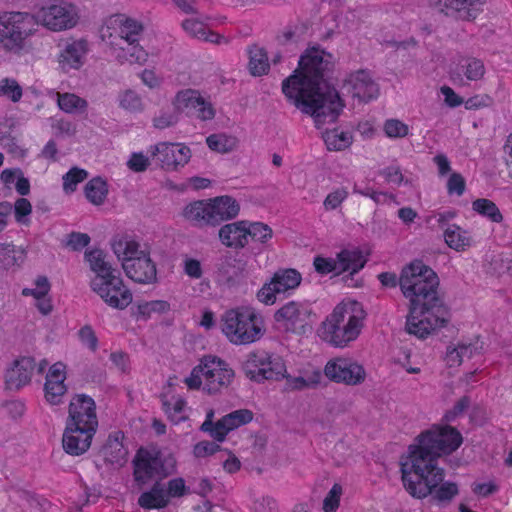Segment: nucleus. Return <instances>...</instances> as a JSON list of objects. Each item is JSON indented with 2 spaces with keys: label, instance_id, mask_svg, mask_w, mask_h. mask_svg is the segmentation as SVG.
Masks as SVG:
<instances>
[{
  "label": "nucleus",
  "instance_id": "f257e3e1",
  "mask_svg": "<svg viewBox=\"0 0 512 512\" xmlns=\"http://www.w3.org/2000/svg\"><path fill=\"white\" fill-rule=\"evenodd\" d=\"M418 443L409 446V454L400 463L404 488L415 499L429 498L438 506H447L459 494L457 483L444 481L445 470L438 465L442 455L456 451L463 442L454 427H434L422 432Z\"/></svg>",
  "mask_w": 512,
  "mask_h": 512
},
{
  "label": "nucleus",
  "instance_id": "f03ea898",
  "mask_svg": "<svg viewBox=\"0 0 512 512\" xmlns=\"http://www.w3.org/2000/svg\"><path fill=\"white\" fill-rule=\"evenodd\" d=\"M298 64L301 73L295 71L287 77L282 83V92L303 113L313 116L318 128L334 123L344 104L327 80L334 67L332 54L313 47L306 50Z\"/></svg>",
  "mask_w": 512,
  "mask_h": 512
},
{
  "label": "nucleus",
  "instance_id": "7ed1b4c3",
  "mask_svg": "<svg viewBox=\"0 0 512 512\" xmlns=\"http://www.w3.org/2000/svg\"><path fill=\"white\" fill-rule=\"evenodd\" d=\"M438 285L437 274L420 260L402 269L399 286L410 302L405 324L408 334L425 339L449 322L448 309L437 293Z\"/></svg>",
  "mask_w": 512,
  "mask_h": 512
},
{
  "label": "nucleus",
  "instance_id": "20e7f679",
  "mask_svg": "<svg viewBox=\"0 0 512 512\" xmlns=\"http://www.w3.org/2000/svg\"><path fill=\"white\" fill-rule=\"evenodd\" d=\"M364 316L357 302L338 304L322 323L321 337L336 347H344L359 335Z\"/></svg>",
  "mask_w": 512,
  "mask_h": 512
},
{
  "label": "nucleus",
  "instance_id": "39448f33",
  "mask_svg": "<svg viewBox=\"0 0 512 512\" xmlns=\"http://www.w3.org/2000/svg\"><path fill=\"white\" fill-rule=\"evenodd\" d=\"M221 330L227 339L235 345L254 343L265 332L255 312L245 307L225 311L221 316Z\"/></svg>",
  "mask_w": 512,
  "mask_h": 512
},
{
  "label": "nucleus",
  "instance_id": "423d86ee",
  "mask_svg": "<svg viewBox=\"0 0 512 512\" xmlns=\"http://www.w3.org/2000/svg\"><path fill=\"white\" fill-rule=\"evenodd\" d=\"M242 369L247 378L257 383L282 380L286 372L283 359L265 350L250 352L242 364Z\"/></svg>",
  "mask_w": 512,
  "mask_h": 512
},
{
  "label": "nucleus",
  "instance_id": "0eeeda50",
  "mask_svg": "<svg viewBox=\"0 0 512 512\" xmlns=\"http://www.w3.org/2000/svg\"><path fill=\"white\" fill-rule=\"evenodd\" d=\"M35 32V21L30 13L13 12L0 24V45L7 51L18 53L24 41Z\"/></svg>",
  "mask_w": 512,
  "mask_h": 512
},
{
  "label": "nucleus",
  "instance_id": "6e6552de",
  "mask_svg": "<svg viewBox=\"0 0 512 512\" xmlns=\"http://www.w3.org/2000/svg\"><path fill=\"white\" fill-rule=\"evenodd\" d=\"M365 264L366 258L359 249H343L337 253L336 258L316 256L313 261L316 272L322 275L329 273L340 275L344 272H350L353 275Z\"/></svg>",
  "mask_w": 512,
  "mask_h": 512
},
{
  "label": "nucleus",
  "instance_id": "1a4fd4ad",
  "mask_svg": "<svg viewBox=\"0 0 512 512\" xmlns=\"http://www.w3.org/2000/svg\"><path fill=\"white\" fill-rule=\"evenodd\" d=\"M91 289L111 308L123 310L133 299L131 291L124 285L123 280L115 274L109 277H94L90 283Z\"/></svg>",
  "mask_w": 512,
  "mask_h": 512
},
{
  "label": "nucleus",
  "instance_id": "9d476101",
  "mask_svg": "<svg viewBox=\"0 0 512 512\" xmlns=\"http://www.w3.org/2000/svg\"><path fill=\"white\" fill-rule=\"evenodd\" d=\"M31 15L35 21V28L41 24L51 31L67 30L77 23V15L72 6L66 4L44 6Z\"/></svg>",
  "mask_w": 512,
  "mask_h": 512
},
{
  "label": "nucleus",
  "instance_id": "9b49d317",
  "mask_svg": "<svg viewBox=\"0 0 512 512\" xmlns=\"http://www.w3.org/2000/svg\"><path fill=\"white\" fill-rule=\"evenodd\" d=\"M324 375L335 383L356 386L364 382L366 372L362 365L348 358H334L324 367Z\"/></svg>",
  "mask_w": 512,
  "mask_h": 512
},
{
  "label": "nucleus",
  "instance_id": "f8f14e48",
  "mask_svg": "<svg viewBox=\"0 0 512 512\" xmlns=\"http://www.w3.org/2000/svg\"><path fill=\"white\" fill-rule=\"evenodd\" d=\"M66 425L96 432L98 418L95 401L88 395L77 394L70 401Z\"/></svg>",
  "mask_w": 512,
  "mask_h": 512
},
{
  "label": "nucleus",
  "instance_id": "ddd939ff",
  "mask_svg": "<svg viewBox=\"0 0 512 512\" xmlns=\"http://www.w3.org/2000/svg\"><path fill=\"white\" fill-rule=\"evenodd\" d=\"M311 313L307 306L290 301L275 312L274 319L278 329L302 334L306 332Z\"/></svg>",
  "mask_w": 512,
  "mask_h": 512
},
{
  "label": "nucleus",
  "instance_id": "4468645a",
  "mask_svg": "<svg viewBox=\"0 0 512 512\" xmlns=\"http://www.w3.org/2000/svg\"><path fill=\"white\" fill-rule=\"evenodd\" d=\"M150 152L152 161L168 171L183 167L191 157L190 148L178 143L161 142L151 146Z\"/></svg>",
  "mask_w": 512,
  "mask_h": 512
},
{
  "label": "nucleus",
  "instance_id": "2eb2a0df",
  "mask_svg": "<svg viewBox=\"0 0 512 512\" xmlns=\"http://www.w3.org/2000/svg\"><path fill=\"white\" fill-rule=\"evenodd\" d=\"M204 369V387L209 394L220 391L230 384L234 371L227 367L225 361L215 356H205L202 359Z\"/></svg>",
  "mask_w": 512,
  "mask_h": 512
},
{
  "label": "nucleus",
  "instance_id": "dca6fc26",
  "mask_svg": "<svg viewBox=\"0 0 512 512\" xmlns=\"http://www.w3.org/2000/svg\"><path fill=\"white\" fill-rule=\"evenodd\" d=\"M485 0H437L440 12L457 20L474 21L482 12Z\"/></svg>",
  "mask_w": 512,
  "mask_h": 512
},
{
  "label": "nucleus",
  "instance_id": "f3484780",
  "mask_svg": "<svg viewBox=\"0 0 512 512\" xmlns=\"http://www.w3.org/2000/svg\"><path fill=\"white\" fill-rule=\"evenodd\" d=\"M133 464L134 478L139 484H146L162 474L163 464L158 453L141 448L138 450Z\"/></svg>",
  "mask_w": 512,
  "mask_h": 512
},
{
  "label": "nucleus",
  "instance_id": "a211bd4d",
  "mask_svg": "<svg viewBox=\"0 0 512 512\" xmlns=\"http://www.w3.org/2000/svg\"><path fill=\"white\" fill-rule=\"evenodd\" d=\"M126 276L140 284H152L157 281V269L149 254H141L138 258L128 259L122 264Z\"/></svg>",
  "mask_w": 512,
  "mask_h": 512
},
{
  "label": "nucleus",
  "instance_id": "6ab92c4d",
  "mask_svg": "<svg viewBox=\"0 0 512 512\" xmlns=\"http://www.w3.org/2000/svg\"><path fill=\"white\" fill-rule=\"evenodd\" d=\"M344 87L352 94V97L360 101L368 102L378 96V85L371 79L368 72L356 71L345 80Z\"/></svg>",
  "mask_w": 512,
  "mask_h": 512
},
{
  "label": "nucleus",
  "instance_id": "aec40b11",
  "mask_svg": "<svg viewBox=\"0 0 512 512\" xmlns=\"http://www.w3.org/2000/svg\"><path fill=\"white\" fill-rule=\"evenodd\" d=\"M95 433L92 430L66 425L62 437L64 451L72 456L84 454L90 448Z\"/></svg>",
  "mask_w": 512,
  "mask_h": 512
},
{
  "label": "nucleus",
  "instance_id": "412c9836",
  "mask_svg": "<svg viewBox=\"0 0 512 512\" xmlns=\"http://www.w3.org/2000/svg\"><path fill=\"white\" fill-rule=\"evenodd\" d=\"M35 366L36 363L32 357H22L15 360L12 367L6 371V388L9 390H19L30 383Z\"/></svg>",
  "mask_w": 512,
  "mask_h": 512
},
{
  "label": "nucleus",
  "instance_id": "4be33fe9",
  "mask_svg": "<svg viewBox=\"0 0 512 512\" xmlns=\"http://www.w3.org/2000/svg\"><path fill=\"white\" fill-rule=\"evenodd\" d=\"M181 215L187 222L197 228L214 227L213 220L216 219L213 215L210 199L197 200L187 204Z\"/></svg>",
  "mask_w": 512,
  "mask_h": 512
},
{
  "label": "nucleus",
  "instance_id": "5701e85b",
  "mask_svg": "<svg viewBox=\"0 0 512 512\" xmlns=\"http://www.w3.org/2000/svg\"><path fill=\"white\" fill-rule=\"evenodd\" d=\"M248 233V221L241 220L223 225L218 231V237L224 246L242 249L248 244Z\"/></svg>",
  "mask_w": 512,
  "mask_h": 512
},
{
  "label": "nucleus",
  "instance_id": "b1692460",
  "mask_svg": "<svg viewBox=\"0 0 512 512\" xmlns=\"http://www.w3.org/2000/svg\"><path fill=\"white\" fill-rule=\"evenodd\" d=\"M245 269V264L241 259L231 254H226L219 259L217 264V277L222 283L233 285L238 282Z\"/></svg>",
  "mask_w": 512,
  "mask_h": 512
},
{
  "label": "nucleus",
  "instance_id": "393cba45",
  "mask_svg": "<svg viewBox=\"0 0 512 512\" xmlns=\"http://www.w3.org/2000/svg\"><path fill=\"white\" fill-rule=\"evenodd\" d=\"M213 215L215 216L214 227L224 221L236 218L240 212L239 202L228 195L218 196L210 199Z\"/></svg>",
  "mask_w": 512,
  "mask_h": 512
},
{
  "label": "nucleus",
  "instance_id": "a878e982",
  "mask_svg": "<svg viewBox=\"0 0 512 512\" xmlns=\"http://www.w3.org/2000/svg\"><path fill=\"white\" fill-rule=\"evenodd\" d=\"M124 433L116 431L109 435L105 445L102 448V454L105 461L123 466L127 461L128 450L123 445Z\"/></svg>",
  "mask_w": 512,
  "mask_h": 512
},
{
  "label": "nucleus",
  "instance_id": "bb28decb",
  "mask_svg": "<svg viewBox=\"0 0 512 512\" xmlns=\"http://www.w3.org/2000/svg\"><path fill=\"white\" fill-rule=\"evenodd\" d=\"M86 42L84 40L74 41L66 45L60 54L59 62L63 69H79L83 65V58L86 54Z\"/></svg>",
  "mask_w": 512,
  "mask_h": 512
},
{
  "label": "nucleus",
  "instance_id": "cd10ccee",
  "mask_svg": "<svg viewBox=\"0 0 512 512\" xmlns=\"http://www.w3.org/2000/svg\"><path fill=\"white\" fill-rule=\"evenodd\" d=\"M138 504L144 509H161L169 504V498L163 485L155 482L149 491L143 492L140 495Z\"/></svg>",
  "mask_w": 512,
  "mask_h": 512
},
{
  "label": "nucleus",
  "instance_id": "c85d7f7f",
  "mask_svg": "<svg viewBox=\"0 0 512 512\" xmlns=\"http://www.w3.org/2000/svg\"><path fill=\"white\" fill-rule=\"evenodd\" d=\"M283 379L286 380L283 388L284 392L302 391L317 387L321 382L322 374L319 370H315L307 377H293L285 372Z\"/></svg>",
  "mask_w": 512,
  "mask_h": 512
},
{
  "label": "nucleus",
  "instance_id": "c756f323",
  "mask_svg": "<svg viewBox=\"0 0 512 512\" xmlns=\"http://www.w3.org/2000/svg\"><path fill=\"white\" fill-rule=\"evenodd\" d=\"M26 259V251L13 244H0V269L8 270L21 266Z\"/></svg>",
  "mask_w": 512,
  "mask_h": 512
},
{
  "label": "nucleus",
  "instance_id": "7c9ffc66",
  "mask_svg": "<svg viewBox=\"0 0 512 512\" xmlns=\"http://www.w3.org/2000/svg\"><path fill=\"white\" fill-rule=\"evenodd\" d=\"M301 274L295 269L280 270L271 279V285L279 293L297 288L301 283Z\"/></svg>",
  "mask_w": 512,
  "mask_h": 512
},
{
  "label": "nucleus",
  "instance_id": "2f4dec72",
  "mask_svg": "<svg viewBox=\"0 0 512 512\" xmlns=\"http://www.w3.org/2000/svg\"><path fill=\"white\" fill-rule=\"evenodd\" d=\"M182 27L191 36L207 42L219 44L222 40H225L224 36L208 30L203 22L196 19L183 21Z\"/></svg>",
  "mask_w": 512,
  "mask_h": 512
},
{
  "label": "nucleus",
  "instance_id": "473e14b6",
  "mask_svg": "<svg viewBox=\"0 0 512 512\" xmlns=\"http://www.w3.org/2000/svg\"><path fill=\"white\" fill-rule=\"evenodd\" d=\"M84 193L90 203L100 206L107 198L108 184L102 177H94L86 183Z\"/></svg>",
  "mask_w": 512,
  "mask_h": 512
},
{
  "label": "nucleus",
  "instance_id": "72a5a7b5",
  "mask_svg": "<svg viewBox=\"0 0 512 512\" xmlns=\"http://www.w3.org/2000/svg\"><path fill=\"white\" fill-rule=\"evenodd\" d=\"M444 240L455 251H465L471 245V238L467 235V232L456 224L445 228Z\"/></svg>",
  "mask_w": 512,
  "mask_h": 512
},
{
  "label": "nucleus",
  "instance_id": "f704fd0d",
  "mask_svg": "<svg viewBox=\"0 0 512 512\" xmlns=\"http://www.w3.org/2000/svg\"><path fill=\"white\" fill-rule=\"evenodd\" d=\"M90 269L95 272V277H109L114 274L115 269L105 260L106 254L101 249H93L85 253Z\"/></svg>",
  "mask_w": 512,
  "mask_h": 512
},
{
  "label": "nucleus",
  "instance_id": "c9c22d12",
  "mask_svg": "<svg viewBox=\"0 0 512 512\" xmlns=\"http://www.w3.org/2000/svg\"><path fill=\"white\" fill-rule=\"evenodd\" d=\"M249 70L253 76H262L268 72V57L263 48L256 45L249 48Z\"/></svg>",
  "mask_w": 512,
  "mask_h": 512
},
{
  "label": "nucleus",
  "instance_id": "e433bc0d",
  "mask_svg": "<svg viewBox=\"0 0 512 512\" xmlns=\"http://www.w3.org/2000/svg\"><path fill=\"white\" fill-rule=\"evenodd\" d=\"M203 99L200 92L194 89L181 90L176 94L174 99V109L177 112L188 113L191 109L195 108V104Z\"/></svg>",
  "mask_w": 512,
  "mask_h": 512
},
{
  "label": "nucleus",
  "instance_id": "4c0bfd02",
  "mask_svg": "<svg viewBox=\"0 0 512 512\" xmlns=\"http://www.w3.org/2000/svg\"><path fill=\"white\" fill-rule=\"evenodd\" d=\"M116 45L119 46L120 52L118 53L117 57L120 61H127L131 64H143L147 61L148 53L138 45V42L130 45H122V43H116Z\"/></svg>",
  "mask_w": 512,
  "mask_h": 512
},
{
  "label": "nucleus",
  "instance_id": "58836bf2",
  "mask_svg": "<svg viewBox=\"0 0 512 512\" xmlns=\"http://www.w3.org/2000/svg\"><path fill=\"white\" fill-rule=\"evenodd\" d=\"M142 31L143 26L141 23L133 19H126L119 27L120 43L122 45L137 43Z\"/></svg>",
  "mask_w": 512,
  "mask_h": 512
},
{
  "label": "nucleus",
  "instance_id": "ea45409f",
  "mask_svg": "<svg viewBox=\"0 0 512 512\" xmlns=\"http://www.w3.org/2000/svg\"><path fill=\"white\" fill-rule=\"evenodd\" d=\"M472 208L475 212L479 213L484 217H487L494 223H500L503 221V215L500 212L499 208L493 201L489 199H476L472 203Z\"/></svg>",
  "mask_w": 512,
  "mask_h": 512
},
{
  "label": "nucleus",
  "instance_id": "a19ab883",
  "mask_svg": "<svg viewBox=\"0 0 512 512\" xmlns=\"http://www.w3.org/2000/svg\"><path fill=\"white\" fill-rule=\"evenodd\" d=\"M323 140L328 150H343L351 144V136L346 132H339L337 129L325 131Z\"/></svg>",
  "mask_w": 512,
  "mask_h": 512
},
{
  "label": "nucleus",
  "instance_id": "79ce46f5",
  "mask_svg": "<svg viewBox=\"0 0 512 512\" xmlns=\"http://www.w3.org/2000/svg\"><path fill=\"white\" fill-rule=\"evenodd\" d=\"M248 238L250 237L253 241L267 244L273 237L272 228L263 222H249L248 221Z\"/></svg>",
  "mask_w": 512,
  "mask_h": 512
},
{
  "label": "nucleus",
  "instance_id": "37998d69",
  "mask_svg": "<svg viewBox=\"0 0 512 512\" xmlns=\"http://www.w3.org/2000/svg\"><path fill=\"white\" fill-rule=\"evenodd\" d=\"M44 390L46 400L52 405H57L62 402V398L67 391V387L64 384V381L46 379Z\"/></svg>",
  "mask_w": 512,
  "mask_h": 512
},
{
  "label": "nucleus",
  "instance_id": "c03bdc74",
  "mask_svg": "<svg viewBox=\"0 0 512 512\" xmlns=\"http://www.w3.org/2000/svg\"><path fill=\"white\" fill-rule=\"evenodd\" d=\"M88 177V172L85 169L72 167L66 174L63 175V190L65 193H73L77 185L83 182Z\"/></svg>",
  "mask_w": 512,
  "mask_h": 512
},
{
  "label": "nucleus",
  "instance_id": "a18cd8bd",
  "mask_svg": "<svg viewBox=\"0 0 512 512\" xmlns=\"http://www.w3.org/2000/svg\"><path fill=\"white\" fill-rule=\"evenodd\" d=\"M200 430L209 433L217 442H223L227 434L231 431L223 417L215 423L204 421L200 426Z\"/></svg>",
  "mask_w": 512,
  "mask_h": 512
},
{
  "label": "nucleus",
  "instance_id": "49530a36",
  "mask_svg": "<svg viewBox=\"0 0 512 512\" xmlns=\"http://www.w3.org/2000/svg\"><path fill=\"white\" fill-rule=\"evenodd\" d=\"M170 305L164 300H154L149 302L139 303L135 315L137 317L148 318L152 313H165L169 311Z\"/></svg>",
  "mask_w": 512,
  "mask_h": 512
},
{
  "label": "nucleus",
  "instance_id": "de8ad7c7",
  "mask_svg": "<svg viewBox=\"0 0 512 512\" xmlns=\"http://www.w3.org/2000/svg\"><path fill=\"white\" fill-rule=\"evenodd\" d=\"M58 106L66 113H73L77 109L86 108L87 102L75 94L64 93L58 95Z\"/></svg>",
  "mask_w": 512,
  "mask_h": 512
},
{
  "label": "nucleus",
  "instance_id": "09e8293b",
  "mask_svg": "<svg viewBox=\"0 0 512 512\" xmlns=\"http://www.w3.org/2000/svg\"><path fill=\"white\" fill-rule=\"evenodd\" d=\"M227 426L232 431L238 427L248 424L253 419V412L248 409H239L223 416Z\"/></svg>",
  "mask_w": 512,
  "mask_h": 512
},
{
  "label": "nucleus",
  "instance_id": "8fccbe9b",
  "mask_svg": "<svg viewBox=\"0 0 512 512\" xmlns=\"http://www.w3.org/2000/svg\"><path fill=\"white\" fill-rule=\"evenodd\" d=\"M462 69L466 78L471 81L480 80L485 74L484 63L477 58H468Z\"/></svg>",
  "mask_w": 512,
  "mask_h": 512
},
{
  "label": "nucleus",
  "instance_id": "3c124183",
  "mask_svg": "<svg viewBox=\"0 0 512 512\" xmlns=\"http://www.w3.org/2000/svg\"><path fill=\"white\" fill-rule=\"evenodd\" d=\"M207 146L220 153H227L233 148V139L223 134H212L206 139Z\"/></svg>",
  "mask_w": 512,
  "mask_h": 512
},
{
  "label": "nucleus",
  "instance_id": "603ef678",
  "mask_svg": "<svg viewBox=\"0 0 512 512\" xmlns=\"http://www.w3.org/2000/svg\"><path fill=\"white\" fill-rule=\"evenodd\" d=\"M187 115L201 121H207L215 117V110L212 104L203 98L199 101V104H195V108L191 109Z\"/></svg>",
  "mask_w": 512,
  "mask_h": 512
},
{
  "label": "nucleus",
  "instance_id": "864d4df0",
  "mask_svg": "<svg viewBox=\"0 0 512 512\" xmlns=\"http://www.w3.org/2000/svg\"><path fill=\"white\" fill-rule=\"evenodd\" d=\"M178 112L161 110L158 115L153 118V126L156 129L163 130L172 127L178 123Z\"/></svg>",
  "mask_w": 512,
  "mask_h": 512
},
{
  "label": "nucleus",
  "instance_id": "5fc2aeb1",
  "mask_svg": "<svg viewBox=\"0 0 512 512\" xmlns=\"http://www.w3.org/2000/svg\"><path fill=\"white\" fill-rule=\"evenodd\" d=\"M120 106L130 112H139L143 108L141 98L132 90H127L120 96Z\"/></svg>",
  "mask_w": 512,
  "mask_h": 512
},
{
  "label": "nucleus",
  "instance_id": "6e6d98bb",
  "mask_svg": "<svg viewBox=\"0 0 512 512\" xmlns=\"http://www.w3.org/2000/svg\"><path fill=\"white\" fill-rule=\"evenodd\" d=\"M35 288H24L22 294L24 296H33L35 299L41 296H47L50 291V282L46 276H38L35 280Z\"/></svg>",
  "mask_w": 512,
  "mask_h": 512
},
{
  "label": "nucleus",
  "instance_id": "4d7b16f0",
  "mask_svg": "<svg viewBox=\"0 0 512 512\" xmlns=\"http://www.w3.org/2000/svg\"><path fill=\"white\" fill-rule=\"evenodd\" d=\"M32 212V205L26 198H19L14 204L15 219L20 224H28L27 218Z\"/></svg>",
  "mask_w": 512,
  "mask_h": 512
},
{
  "label": "nucleus",
  "instance_id": "13d9d810",
  "mask_svg": "<svg viewBox=\"0 0 512 512\" xmlns=\"http://www.w3.org/2000/svg\"><path fill=\"white\" fill-rule=\"evenodd\" d=\"M342 487L340 484H334L323 501V510L325 512H335L339 506Z\"/></svg>",
  "mask_w": 512,
  "mask_h": 512
},
{
  "label": "nucleus",
  "instance_id": "bf43d9fd",
  "mask_svg": "<svg viewBox=\"0 0 512 512\" xmlns=\"http://www.w3.org/2000/svg\"><path fill=\"white\" fill-rule=\"evenodd\" d=\"M384 130L390 138H400L408 134V126L396 119L387 120L384 124Z\"/></svg>",
  "mask_w": 512,
  "mask_h": 512
},
{
  "label": "nucleus",
  "instance_id": "052dcab7",
  "mask_svg": "<svg viewBox=\"0 0 512 512\" xmlns=\"http://www.w3.org/2000/svg\"><path fill=\"white\" fill-rule=\"evenodd\" d=\"M348 192L345 188H338L331 193H329L324 202V208L326 210H334L338 208L342 202L347 198Z\"/></svg>",
  "mask_w": 512,
  "mask_h": 512
},
{
  "label": "nucleus",
  "instance_id": "680f3d73",
  "mask_svg": "<svg viewBox=\"0 0 512 512\" xmlns=\"http://www.w3.org/2000/svg\"><path fill=\"white\" fill-rule=\"evenodd\" d=\"M150 164V160L142 152H134L127 161V166L133 172H143Z\"/></svg>",
  "mask_w": 512,
  "mask_h": 512
},
{
  "label": "nucleus",
  "instance_id": "e2e57ef3",
  "mask_svg": "<svg viewBox=\"0 0 512 512\" xmlns=\"http://www.w3.org/2000/svg\"><path fill=\"white\" fill-rule=\"evenodd\" d=\"M0 92L8 96L13 102L19 101L22 96V89L15 80H3V84L0 86Z\"/></svg>",
  "mask_w": 512,
  "mask_h": 512
},
{
  "label": "nucleus",
  "instance_id": "0e129e2a",
  "mask_svg": "<svg viewBox=\"0 0 512 512\" xmlns=\"http://www.w3.org/2000/svg\"><path fill=\"white\" fill-rule=\"evenodd\" d=\"M466 188L464 177L459 173H452L447 181V190L450 195H463Z\"/></svg>",
  "mask_w": 512,
  "mask_h": 512
},
{
  "label": "nucleus",
  "instance_id": "69168bd1",
  "mask_svg": "<svg viewBox=\"0 0 512 512\" xmlns=\"http://www.w3.org/2000/svg\"><path fill=\"white\" fill-rule=\"evenodd\" d=\"M221 447L216 442L201 441L198 442L193 449V453L197 458H203L215 454L220 451Z\"/></svg>",
  "mask_w": 512,
  "mask_h": 512
},
{
  "label": "nucleus",
  "instance_id": "338daca9",
  "mask_svg": "<svg viewBox=\"0 0 512 512\" xmlns=\"http://www.w3.org/2000/svg\"><path fill=\"white\" fill-rule=\"evenodd\" d=\"M80 341L86 345L91 351H96L98 347V338L90 325L83 326L79 332Z\"/></svg>",
  "mask_w": 512,
  "mask_h": 512
},
{
  "label": "nucleus",
  "instance_id": "774afa93",
  "mask_svg": "<svg viewBox=\"0 0 512 512\" xmlns=\"http://www.w3.org/2000/svg\"><path fill=\"white\" fill-rule=\"evenodd\" d=\"M90 243V237L88 234L80 232H71L68 235L66 246L74 251H79L86 247Z\"/></svg>",
  "mask_w": 512,
  "mask_h": 512
}]
</instances>
